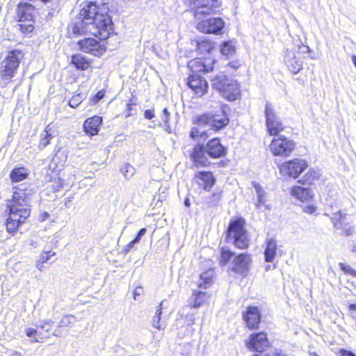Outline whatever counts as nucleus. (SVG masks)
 <instances>
[{"label": "nucleus", "mask_w": 356, "mask_h": 356, "mask_svg": "<svg viewBox=\"0 0 356 356\" xmlns=\"http://www.w3.org/2000/svg\"><path fill=\"white\" fill-rule=\"evenodd\" d=\"M321 176L320 171L314 168H310L304 176L303 183L311 184Z\"/></svg>", "instance_id": "f704fd0d"}, {"label": "nucleus", "mask_w": 356, "mask_h": 356, "mask_svg": "<svg viewBox=\"0 0 356 356\" xmlns=\"http://www.w3.org/2000/svg\"><path fill=\"white\" fill-rule=\"evenodd\" d=\"M295 148V143L283 136L274 138L269 145L270 151L274 156L284 157L290 156Z\"/></svg>", "instance_id": "0eeeda50"}, {"label": "nucleus", "mask_w": 356, "mask_h": 356, "mask_svg": "<svg viewBox=\"0 0 356 356\" xmlns=\"http://www.w3.org/2000/svg\"><path fill=\"white\" fill-rule=\"evenodd\" d=\"M291 195L299 200L304 202L308 201L313 197L312 191L309 188L301 186H294L291 190Z\"/></svg>", "instance_id": "bb28decb"}, {"label": "nucleus", "mask_w": 356, "mask_h": 356, "mask_svg": "<svg viewBox=\"0 0 356 356\" xmlns=\"http://www.w3.org/2000/svg\"><path fill=\"white\" fill-rule=\"evenodd\" d=\"M341 270L346 274H350L356 277V270L352 268L350 266L346 265L343 263H339Z\"/></svg>", "instance_id": "c03bdc74"}, {"label": "nucleus", "mask_w": 356, "mask_h": 356, "mask_svg": "<svg viewBox=\"0 0 356 356\" xmlns=\"http://www.w3.org/2000/svg\"><path fill=\"white\" fill-rule=\"evenodd\" d=\"M352 61H353V64L355 65V66L356 67V56L355 55H353L352 56Z\"/></svg>", "instance_id": "e2e57ef3"}, {"label": "nucleus", "mask_w": 356, "mask_h": 356, "mask_svg": "<svg viewBox=\"0 0 356 356\" xmlns=\"http://www.w3.org/2000/svg\"><path fill=\"white\" fill-rule=\"evenodd\" d=\"M251 261L250 255L244 253L240 254L234 258L231 269L236 273L245 277L249 272Z\"/></svg>", "instance_id": "f8f14e48"}, {"label": "nucleus", "mask_w": 356, "mask_h": 356, "mask_svg": "<svg viewBox=\"0 0 356 356\" xmlns=\"http://www.w3.org/2000/svg\"><path fill=\"white\" fill-rule=\"evenodd\" d=\"M193 11L194 17L200 19L208 15L215 13L220 7L218 0H185Z\"/></svg>", "instance_id": "423d86ee"}, {"label": "nucleus", "mask_w": 356, "mask_h": 356, "mask_svg": "<svg viewBox=\"0 0 356 356\" xmlns=\"http://www.w3.org/2000/svg\"><path fill=\"white\" fill-rule=\"evenodd\" d=\"M229 123V119L217 114H204L199 116L193 127L190 135L193 139L197 137L206 138L209 136L208 131L211 129L217 131L222 129Z\"/></svg>", "instance_id": "7ed1b4c3"}, {"label": "nucleus", "mask_w": 356, "mask_h": 356, "mask_svg": "<svg viewBox=\"0 0 356 356\" xmlns=\"http://www.w3.org/2000/svg\"><path fill=\"white\" fill-rule=\"evenodd\" d=\"M225 26V22L220 17H213L207 20H202L197 23V29L205 33L217 34Z\"/></svg>", "instance_id": "9b49d317"}, {"label": "nucleus", "mask_w": 356, "mask_h": 356, "mask_svg": "<svg viewBox=\"0 0 356 356\" xmlns=\"http://www.w3.org/2000/svg\"><path fill=\"white\" fill-rule=\"evenodd\" d=\"M144 117L147 120H151L154 117V113L153 110H146L144 113Z\"/></svg>", "instance_id": "864d4df0"}, {"label": "nucleus", "mask_w": 356, "mask_h": 356, "mask_svg": "<svg viewBox=\"0 0 356 356\" xmlns=\"http://www.w3.org/2000/svg\"><path fill=\"white\" fill-rule=\"evenodd\" d=\"M77 44L83 52L97 56H102L106 51L104 45L94 38H84L79 40Z\"/></svg>", "instance_id": "9d476101"}, {"label": "nucleus", "mask_w": 356, "mask_h": 356, "mask_svg": "<svg viewBox=\"0 0 356 356\" xmlns=\"http://www.w3.org/2000/svg\"><path fill=\"white\" fill-rule=\"evenodd\" d=\"M213 273V270L211 269L202 273L199 286L207 289L212 282Z\"/></svg>", "instance_id": "72a5a7b5"}, {"label": "nucleus", "mask_w": 356, "mask_h": 356, "mask_svg": "<svg viewBox=\"0 0 356 356\" xmlns=\"http://www.w3.org/2000/svg\"><path fill=\"white\" fill-rule=\"evenodd\" d=\"M252 186L257 195V202L256 203V207L257 209H260L262 206H265L266 193L259 184L253 181Z\"/></svg>", "instance_id": "2f4dec72"}, {"label": "nucleus", "mask_w": 356, "mask_h": 356, "mask_svg": "<svg viewBox=\"0 0 356 356\" xmlns=\"http://www.w3.org/2000/svg\"><path fill=\"white\" fill-rule=\"evenodd\" d=\"M29 175L28 170L25 168H14L10 174V177L13 182H18L25 179Z\"/></svg>", "instance_id": "7c9ffc66"}, {"label": "nucleus", "mask_w": 356, "mask_h": 356, "mask_svg": "<svg viewBox=\"0 0 356 356\" xmlns=\"http://www.w3.org/2000/svg\"><path fill=\"white\" fill-rule=\"evenodd\" d=\"M232 67H234V68H237V67H238V66H237L236 65H235V64H234V65H232Z\"/></svg>", "instance_id": "774afa93"}, {"label": "nucleus", "mask_w": 356, "mask_h": 356, "mask_svg": "<svg viewBox=\"0 0 356 356\" xmlns=\"http://www.w3.org/2000/svg\"><path fill=\"white\" fill-rule=\"evenodd\" d=\"M70 200H67V201H65V205L67 207H69L68 204H69V203H70Z\"/></svg>", "instance_id": "69168bd1"}, {"label": "nucleus", "mask_w": 356, "mask_h": 356, "mask_svg": "<svg viewBox=\"0 0 356 356\" xmlns=\"http://www.w3.org/2000/svg\"><path fill=\"white\" fill-rule=\"evenodd\" d=\"M102 122V118L97 115L88 118L83 124L84 131L90 136L97 135Z\"/></svg>", "instance_id": "b1692460"}, {"label": "nucleus", "mask_w": 356, "mask_h": 356, "mask_svg": "<svg viewBox=\"0 0 356 356\" xmlns=\"http://www.w3.org/2000/svg\"><path fill=\"white\" fill-rule=\"evenodd\" d=\"M243 318L250 329H256L261 321V313L257 307L249 306L243 314Z\"/></svg>", "instance_id": "2eb2a0df"}, {"label": "nucleus", "mask_w": 356, "mask_h": 356, "mask_svg": "<svg viewBox=\"0 0 356 356\" xmlns=\"http://www.w3.org/2000/svg\"><path fill=\"white\" fill-rule=\"evenodd\" d=\"M34 8L29 3H21L17 9V18L19 22H30L33 19Z\"/></svg>", "instance_id": "5701e85b"}, {"label": "nucleus", "mask_w": 356, "mask_h": 356, "mask_svg": "<svg viewBox=\"0 0 356 356\" xmlns=\"http://www.w3.org/2000/svg\"><path fill=\"white\" fill-rule=\"evenodd\" d=\"M220 95L229 101H234L240 97V90L238 84L234 80H230L227 86L221 92Z\"/></svg>", "instance_id": "4be33fe9"}, {"label": "nucleus", "mask_w": 356, "mask_h": 356, "mask_svg": "<svg viewBox=\"0 0 356 356\" xmlns=\"http://www.w3.org/2000/svg\"><path fill=\"white\" fill-rule=\"evenodd\" d=\"M76 321V318L73 315L67 314L63 316L58 324V328L55 330L51 334L55 337H62V332L60 328L70 327Z\"/></svg>", "instance_id": "393cba45"}, {"label": "nucleus", "mask_w": 356, "mask_h": 356, "mask_svg": "<svg viewBox=\"0 0 356 356\" xmlns=\"http://www.w3.org/2000/svg\"><path fill=\"white\" fill-rule=\"evenodd\" d=\"M209 60H203L200 58H197L190 60L188 63V67L191 69L192 74H198L199 72H209L213 70V67L209 65Z\"/></svg>", "instance_id": "6ab92c4d"}, {"label": "nucleus", "mask_w": 356, "mask_h": 356, "mask_svg": "<svg viewBox=\"0 0 356 356\" xmlns=\"http://www.w3.org/2000/svg\"><path fill=\"white\" fill-rule=\"evenodd\" d=\"M195 180L206 191H209L215 184V178L210 172H197L195 176Z\"/></svg>", "instance_id": "aec40b11"}, {"label": "nucleus", "mask_w": 356, "mask_h": 356, "mask_svg": "<svg viewBox=\"0 0 356 356\" xmlns=\"http://www.w3.org/2000/svg\"><path fill=\"white\" fill-rule=\"evenodd\" d=\"M25 333L26 336L29 337H35L34 339L32 340V341L33 342H40V340H42L45 338L42 336L41 333L38 330L34 328H26Z\"/></svg>", "instance_id": "c9c22d12"}, {"label": "nucleus", "mask_w": 356, "mask_h": 356, "mask_svg": "<svg viewBox=\"0 0 356 356\" xmlns=\"http://www.w3.org/2000/svg\"><path fill=\"white\" fill-rule=\"evenodd\" d=\"M170 115V114L168 111L167 108H164L161 118L162 121L164 122V124L166 127H169L168 120H169Z\"/></svg>", "instance_id": "49530a36"}, {"label": "nucleus", "mask_w": 356, "mask_h": 356, "mask_svg": "<svg viewBox=\"0 0 356 356\" xmlns=\"http://www.w3.org/2000/svg\"><path fill=\"white\" fill-rule=\"evenodd\" d=\"M13 199L8 200L9 216L6 222L8 232H15L30 216L29 193L24 188H14Z\"/></svg>", "instance_id": "f03ea898"}, {"label": "nucleus", "mask_w": 356, "mask_h": 356, "mask_svg": "<svg viewBox=\"0 0 356 356\" xmlns=\"http://www.w3.org/2000/svg\"><path fill=\"white\" fill-rule=\"evenodd\" d=\"M86 98L85 93H79L76 95H74L70 100H69V105L72 108L77 107L82 101Z\"/></svg>", "instance_id": "4c0bfd02"}, {"label": "nucleus", "mask_w": 356, "mask_h": 356, "mask_svg": "<svg viewBox=\"0 0 356 356\" xmlns=\"http://www.w3.org/2000/svg\"><path fill=\"white\" fill-rule=\"evenodd\" d=\"M339 356H356L353 352L345 349H341L339 352Z\"/></svg>", "instance_id": "3c124183"}, {"label": "nucleus", "mask_w": 356, "mask_h": 356, "mask_svg": "<svg viewBox=\"0 0 356 356\" xmlns=\"http://www.w3.org/2000/svg\"><path fill=\"white\" fill-rule=\"evenodd\" d=\"M195 314L189 313L186 314V319L188 325H193L195 323Z\"/></svg>", "instance_id": "09e8293b"}, {"label": "nucleus", "mask_w": 356, "mask_h": 356, "mask_svg": "<svg viewBox=\"0 0 356 356\" xmlns=\"http://www.w3.org/2000/svg\"><path fill=\"white\" fill-rule=\"evenodd\" d=\"M350 310H356V304H350L349 306Z\"/></svg>", "instance_id": "052dcab7"}, {"label": "nucleus", "mask_w": 356, "mask_h": 356, "mask_svg": "<svg viewBox=\"0 0 356 356\" xmlns=\"http://www.w3.org/2000/svg\"><path fill=\"white\" fill-rule=\"evenodd\" d=\"M146 233V229L145 228H142L139 230V232H138L136 238H134L135 240V242H137V243H139V241H140L142 236H143Z\"/></svg>", "instance_id": "8fccbe9b"}, {"label": "nucleus", "mask_w": 356, "mask_h": 356, "mask_svg": "<svg viewBox=\"0 0 356 356\" xmlns=\"http://www.w3.org/2000/svg\"><path fill=\"white\" fill-rule=\"evenodd\" d=\"M270 356H286L284 354H281L280 353H274Z\"/></svg>", "instance_id": "680f3d73"}, {"label": "nucleus", "mask_w": 356, "mask_h": 356, "mask_svg": "<svg viewBox=\"0 0 356 356\" xmlns=\"http://www.w3.org/2000/svg\"><path fill=\"white\" fill-rule=\"evenodd\" d=\"M230 80L231 79H229L226 75L220 73L211 79V86L213 89L221 93V92L227 86V83H228V81Z\"/></svg>", "instance_id": "c85d7f7f"}, {"label": "nucleus", "mask_w": 356, "mask_h": 356, "mask_svg": "<svg viewBox=\"0 0 356 356\" xmlns=\"http://www.w3.org/2000/svg\"><path fill=\"white\" fill-rule=\"evenodd\" d=\"M54 323V321L51 320L40 321V325L38 326V327L44 331L45 332L49 333Z\"/></svg>", "instance_id": "79ce46f5"}, {"label": "nucleus", "mask_w": 356, "mask_h": 356, "mask_svg": "<svg viewBox=\"0 0 356 356\" xmlns=\"http://www.w3.org/2000/svg\"><path fill=\"white\" fill-rule=\"evenodd\" d=\"M24 57L19 50H13L8 53L0 64V76L5 85L8 84L16 75L18 67Z\"/></svg>", "instance_id": "20e7f679"}, {"label": "nucleus", "mask_w": 356, "mask_h": 356, "mask_svg": "<svg viewBox=\"0 0 356 356\" xmlns=\"http://www.w3.org/2000/svg\"><path fill=\"white\" fill-rule=\"evenodd\" d=\"M48 127L49 126L47 127L44 133L42 134V138L39 144V147L40 148L45 147L49 143L51 138V134L49 133Z\"/></svg>", "instance_id": "a19ab883"}, {"label": "nucleus", "mask_w": 356, "mask_h": 356, "mask_svg": "<svg viewBox=\"0 0 356 356\" xmlns=\"http://www.w3.org/2000/svg\"><path fill=\"white\" fill-rule=\"evenodd\" d=\"M184 204L186 207H189L190 206V200L188 199H186L185 201H184Z\"/></svg>", "instance_id": "0e129e2a"}, {"label": "nucleus", "mask_w": 356, "mask_h": 356, "mask_svg": "<svg viewBox=\"0 0 356 356\" xmlns=\"http://www.w3.org/2000/svg\"><path fill=\"white\" fill-rule=\"evenodd\" d=\"M138 243L137 242H135V240H132L129 244H127L125 248H124V252H129L134 247V245Z\"/></svg>", "instance_id": "6e6d98bb"}, {"label": "nucleus", "mask_w": 356, "mask_h": 356, "mask_svg": "<svg viewBox=\"0 0 356 356\" xmlns=\"http://www.w3.org/2000/svg\"><path fill=\"white\" fill-rule=\"evenodd\" d=\"M207 155L211 158H220L225 154L226 149L217 138L210 140L204 147Z\"/></svg>", "instance_id": "f3484780"}, {"label": "nucleus", "mask_w": 356, "mask_h": 356, "mask_svg": "<svg viewBox=\"0 0 356 356\" xmlns=\"http://www.w3.org/2000/svg\"><path fill=\"white\" fill-rule=\"evenodd\" d=\"M72 63L78 70H85L88 68L90 64L81 54L74 55L72 58Z\"/></svg>", "instance_id": "473e14b6"}, {"label": "nucleus", "mask_w": 356, "mask_h": 356, "mask_svg": "<svg viewBox=\"0 0 356 356\" xmlns=\"http://www.w3.org/2000/svg\"><path fill=\"white\" fill-rule=\"evenodd\" d=\"M126 179H130L136 172V169L129 163H126L120 170Z\"/></svg>", "instance_id": "ea45409f"}, {"label": "nucleus", "mask_w": 356, "mask_h": 356, "mask_svg": "<svg viewBox=\"0 0 356 356\" xmlns=\"http://www.w3.org/2000/svg\"><path fill=\"white\" fill-rule=\"evenodd\" d=\"M269 342L264 332L252 334L246 341V346L251 350L262 353L268 346Z\"/></svg>", "instance_id": "ddd939ff"}, {"label": "nucleus", "mask_w": 356, "mask_h": 356, "mask_svg": "<svg viewBox=\"0 0 356 356\" xmlns=\"http://www.w3.org/2000/svg\"><path fill=\"white\" fill-rule=\"evenodd\" d=\"M54 255H55V252L44 251L41 253L39 259L42 261V263L44 264L50 259L51 256Z\"/></svg>", "instance_id": "a18cd8bd"}, {"label": "nucleus", "mask_w": 356, "mask_h": 356, "mask_svg": "<svg viewBox=\"0 0 356 356\" xmlns=\"http://www.w3.org/2000/svg\"><path fill=\"white\" fill-rule=\"evenodd\" d=\"M43 264H44V263H42V261L38 259L36 261L35 266H36V268H37L40 271H42V268H43Z\"/></svg>", "instance_id": "bf43d9fd"}, {"label": "nucleus", "mask_w": 356, "mask_h": 356, "mask_svg": "<svg viewBox=\"0 0 356 356\" xmlns=\"http://www.w3.org/2000/svg\"><path fill=\"white\" fill-rule=\"evenodd\" d=\"M307 162L305 160L294 159L289 161L282 163L279 165L280 174L284 176H289L294 179L298 177L307 168Z\"/></svg>", "instance_id": "1a4fd4ad"}, {"label": "nucleus", "mask_w": 356, "mask_h": 356, "mask_svg": "<svg viewBox=\"0 0 356 356\" xmlns=\"http://www.w3.org/2000/svg\"><path fill=\"white\" fill-rule=\"evenodd\" d=\"M210 296L202 291H198L197 293L194 292L193 296L191 297L189 300V305L191 307L197 308L204 305L206 302L209 300Z\"/></svg>", "instance_id": "cd10ccee"}, {"label": "nucleus", "mask_w": 356, "mask_h": 356, "mask_svg": "<svg viewBox=\"0 0 356 356\" xmlns=\"http://www.w3.org/2000/svg\"><path fill=\"white\" fill-rule=\"evenodd\" d=\"M165 306V301L162 300L161 303L159 304L155 315L153 316L152 320V325L153 327L157 329L158 330H164L166 324L164 322L161 321V316L162 314V309L163 307Z\"/></svg>", "instance_id": "c756f323"}, {"label": "nucleus", "mask_w": 356, "mask_h": 356, "mask_svg": "<svg viewBox=\"0 0 356 356\" xmlns=\"http://www.w3.org/2000/svg\"><path fill=\"white\" fill-rule=\"evenodd\" d=\"M264 113L267 131L270 135H277L284 130V125L277 115L271 103H266Z\"/></svg>", "instance_id": "6e6552de"}, {"label": "nucleus", "mask_w": 356, "mask_h": 356, "mask_svg": "<svg viewBox=\"0 0 356 356\" xmlns=\"http://www.w3.org/2000/svg\"><path fill=\"white\" fill-rule=\"evenodd\" d=\"M331 219L334 227L343 230L344 234L348 236L353 234V228L348 225L346 221V216H343L341 211L334 213Z\"/></svg>", "instance_id": "412c9836"}, {"label": "nucleus", "mask_w": 356, "mask_h": 356, "mask_svg": "<svg viewBox=\"0 0 356 356\" xmlns=\"http://www.w3.org/2000/svg\"><path fill=\"white\" fill-rule=\"evenodd\" d=\"M68 28L74 34L89 33L103 40L113 33V24L107 8H100L93 2H89L81 8L76 21Z\"/></svg>", "instance_id": "f257e3e1"}, {"label": "nucleus", "mask_w": 356, "mask_h": 356, "mask_svg": "<svg viewBox=\"0 0 356 356\" xmlns=\"http://www.w3.org/2000/svg\"><path fill=\"white\" fill-rule=\"evenodd\" d=\"M184 348L186 349L187 353H183V355L184 356H188V355L191 353L193 348L189 344L184 345Z\"/></svg>", "instance_id": "13d9d810"}, {"label": "nucleus", "mask_w": 356, "mask_h": 356, "mask_svg": "<svg viewBox=\"0 0 356 356\" xmlns=\"http://www.w3.org/2000/svg\"><path fill=\"white\" fill-rule=\"evenodd\" d=\"M316 209L314 206H307L304 208L303 211L305 213L312 214L316 211Z\"/></svg>", "instance_id": "5fc2aeb1"}, {"label": "nucleus", "mask_w": 356, "mask_h": 356, "mask_svg": "<svg viewBox=\"0 0 356 356\" xmlns=\"http://www.w3.org/2000/svg\"><path fill=\"white\" fill-rule=\"evenodd\" d=\"M197 45H198V48H199L200 49H201V47H203V46H204V44H202V43H197Z\"/></svg>", "instance_id": "338daca9"}, {"label": "nucleus", "mask_w": 356, "mask_h": 356, "mask_svg": "<svg viewBox=\"0 0 356 356\" xmlns=\"http://www.w3.org/2000/svg\"><path fill=\"white\" fill-rule=\"evenodd\" d=\"M221 199V192L213 193L212 196L210 197V200L208 202L209 207L216 206Z\"/></svg>", "instance_id": "37998d69"}, {"label": "nucleus", "mask_w": 356, "mask_h": 356, "mask_svg": "<svg viewBox=\"0 0 356 356\" xmlns=\"http://www.w3.org/2000/svg\"><path fill=\"white\" fill-rule=\"evenodd\" d=\"M206 154H207L204 146H195L191 154V158L193 162V164L197 168L208 165L210 162L208 160Z\"/></svg>", "instance_id": "a211bd4d"}, {"label": "nucleus", "mask_w": 356, "mask_h": 356, "mask_svg": "<svg viewBox=\"0 0 356 356\" xmlns=\"http://www.w3.org/2000/svg\"><path fill=\"white\" fill-rule=\"evenodd\" d=\"M284 62L288 69L293 74H298L302 68V62L295 55L293 50L287 49L284 56Z\"/></svg>", "instance_id": "dca6fc26"}, {"label": "nucleus", "mask_w": 356, "mask_h": 356, "mask_svg": "<svg viewBox=\"0 0 356 356\" xmlns=\"http://www.w3.org/2000/svg\"><path fill=\"white\" fill-rule=\"evenodd\" d=\"M143 292V289L141 286H138L135 289L134 292V300H138V297H139Z\"/></svg>", "instance_id": "603ef678"}, {"label": "nucleus", "mask_w": 356, "mask_h": 356, "mask_svg": "<svg viewBox=\"0 0 356 356\" xmlns=\"http://www.w3.org/2000/svg\"><path fill=\"white\" fill-rule=\"evenodd\" d=\"M104 96V92L103 91H99L96 95L95 96V101L98 102L99 100L102 99Z\"/></svg>", "instance_id": "4d7b16f0"}, {"label": "nucleus", "mask_w": 356, "mask_h": 356, "mask_svg": "<svg viewBox=\"0 0 356 356\" xmlns=\"http://www.w3.org/2000/svg\"><path fill=\"white\" fill-rule=\"evenodd\" d=\"M20 29L23 33H31L33 31L34 27L32 24L22 25L20 24Z\"/></svg>", "instance_id": "de8ad7c7"}, {"label": "nucleus", "mask_w": 356, "mask_h": 356, "mask_svg": "<svg viewBox=\"0 0 356 356\" xmlns=\"http://www.w3.org/2000/svg\"><path fill=\"white\" fill-rule=\"evenodd\" d=\"M277 252V241L270 238L266 240V247L264 251L265 261L273 262Z\"/></svg>", "instance_id": "a878e982"}, {"label": "nucleus", "mask_w": 356, "mask_h": 356, "mask_svg": "<svg viewBox=\"0 0 356 356\" xmlns=\"http://www.w3.org/2000/svg\"><path fill=\"white\" fill-rule=\"evenodd\" d=\"M234 253L225 248L221 249L220 263L221 265L227 264L233 257Z\"/></svg>", "instance_id": "e433bc0d"}, {"label": "nucleus", "mask_w": 356, "mask_h": 356, "mask_svg": "<svg viewBox=\"0 0 356 356\" xmlns=\"http://www.w3.org/2000/svg\"><path fill=\"white\" fill-rule=\"evenodd\" d=\"M188 85L200 97L207 92L208 83L199 74H191L188 79Z\"/></svg>", "instance_id": "4468645a"}, {"label": "nucleus", "mask_w": 356, "mask_h": 356, "mask_svg": "<svg viewBox=\"0 0 356 356\" xmlns=\"http://www.w3.org/2000/svg\"><path fill=\"white\" fill-rule=\"evenodd\" d=\"M220 51L222 54L227 56L234 53L235 47L231 42H225L221 45Z\"/></svg>", "instance_id": "58836bf2"}, {"label": "nucleus", "mask_w": 356, "mask_h": 356, "mask_svg": "<svg viewBox=\"0 0 356 356\" xmlns=\"http://www.w3.org/2000/svg\"><path fill=\"white\" fill-rule=\"evenodd\" d=\"M244 224L245 221L241 218L232 220L229 223L226 236L227 241L233 243L235 247L239 249L247 248L249 245Z\"/></svg>", "instance_id": "39448f33"}]
</instances>
